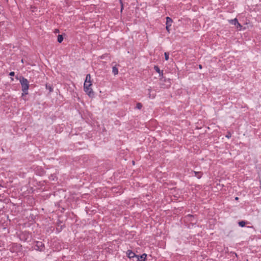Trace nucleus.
Here are the masks:
<instances>
[{"instance_id": "f257e3e1", "label": "nucleus", "mask_w": 261, "mask_h": 261, "mask_svg": "<svg viewBox=\"0 0 261 261\" xmlns=\"http://www.w3.org/2000/svg\"><path fill=\"white\" fill-rule=\"evenodd\" d=\"M16 79L19 80L21 85L22 90L23 92L22 95L28 94V90L29 88V83L28 80L22 76H20V77H16Z\"/></svg>"}, {"instance_id": "f03ea898", "label": "nucleus", "mask_w": 261, "mask_h": 261, "mask_svg": "<svg viewBox=\"0 0 261 261\" xmlns=\"http://www.w3.org/2000/svg\"><path fill=\"white\" fill-rule=\"evenodd\" d=\"M91 85L92 84L87 83H84V91L90 97H93L94 95L93 90L90 88Z\"/></svg>"}, {"instance_id": "7ed1b4c3", "label": "nucleus", "mask_w": 261, "mask_h": 261, "mask_svg": "<svg viewBox=\"0 0 261 261\" xmlns=\"http://www.w3.org/2000/svg\"><path fill=\"white\" fill-rule=\"evenodd\" d=\"M172 23V20L171 18L169 17H166V30L169 33L170 29L169 27L171 26Z\"/></svg>"}, {"instance_id": "20e7f679", "label": "nucleus", "mask_w": 261, "mask_h": 261, "mask_svg": "<svg viewBox=\"0 0 261 261\" xmlns=\"http://www.w3.org/2000/svg\"><path fill=\"white\" fill-rule=\"evenodd\" d=\"M126 254L127 255V256L129 258H133L134 257H136L137 258V259L139 260V256H138V255H136L134 252H133L131 250H128L127 252H126Z\"/></svg>"}, {"instance_id": "39448f33", "label": "nucleus", "mask_w": 261, "mask_h": 261, "mask_svg": "<svg viewBox=\"0 0 261 261\" xmlns=\"http://www.w3.org/2000/svg\"><path fill=\"white\" fill-rule=\"evenodd\" d=\"M154 69H155V70L158 72L160 76H161V78L160 79V80L162 81L163 78V71H161L160 69H159V68L158 67V66H155L154 67Z\"/></svg>"}, {"instance_id": "423d86ee", "label": "nucleus", "mask_w": 261, "mask_h": 261, "mask_svg": "<svg viewBox=\"0 0 261 261\" xmlns=\"http://www.w3.org/2000/svg\"><path fill=\"white\" fill-rule=\"evenodd\" d=\"M87 83V84H91V75L90 74H88L86 75V79H85V83Z\"/></svg>"}, {"instance_id": "0eeeda50", "label": "nucleus", "mask_w": 261, "mask_h": 261, "mask_svg": "<svg viewBox=\"0 0 261 261\" xmlns=\"http://www.w3.org/2000/svg\"><path fill=\"white\" fill-rule=\"evenodd\" d=\"M229 22L232 24L237 25V24L238 23V21L237 18H234L233 19L229 20Z\"/></svg>"}, {"instance_id": "6e6552de", "label": "nucleus", "mask_w": 261, "mask_h": 261, "mask_svg": "<svg viewBox=\"0 0 261 261\" xmlns=\"http://www.w3.org/2000/svg\"><path fill=\"white\" fill-rule=\"evenodd\" d=\"M112 72L113 73V74L115 75L118 74V70L116 66L113 67V68H112Z\"/></svg>"}, {"instance_id": "1a4fd4ad", "label": "nucleus", "mask_w": 261, "mask_h": 261, "mask_svg": "<svg viewBox=\"0 0 261 261\" xmlns=\"http://www.w3.org/2000/svg\"><path fill=\"white\" fill-rule=\"evenodd\" d=\"M146 257V254H143L140 256H139V259L138 260L139 261H145Z\"/></svg>"}, {"instance_id": "9d476101", "label": "nucleus", "mask_w": 261, "mask_h": 261, "mask_svg": "<svg viewBox=\"0 0 261 261\" xmlns=\"http://www.w3.org/2000/svg\"><path fill=\"white\" fill-rule=\"evenodd\" d=\"M194 173L195 176L197 177L198 178H200L201 177L202 173L201 172L194 171Z\"/></svg>"}, {"instance_id": "9b49d317", "label": "nucleus", "mask_w": 261, "mask_h": 261, "mask_svg": "<svg viewBox=\"0 0 261 261\" xmlns=\"http://www.w3.org/2000/svg\"><path fill=\"white\" fill-rule=\"evenodd\" d=\"M63 37L62 35H59L58 36V41L59 43H61L63 41Z\"/></svg>"}, {"instance_id": "f8f14e48", "label": "nucleus", "mask_w": 261, "mask_h": 261, "mask_svg": "<svg viewBox=\"0 0 261 261\" xmlns=\"http://www.w3.org/2000/svg\"><path fill=\"white\" fill-rule=\"evenodd\" d=\"M46 89L49 90V92H51L53 91V87L51 86H50V85H48L46 84Z\"/></svg>"}, {"instance_id": "ddd939ff", "label": "nucleus", "mask_w": 261, "mask_h": 261, "mask_svg": "<svg viewBox=\"0 0 261 261\" xmlns=\"http://www.w3.org/2000/svg\"><path fill=\"white\" fill-rule=\"evenodd\" d=\"M246 223L245 221H240L239 222V224L240 226L241 227H244Z\"/></svg>"}, {"instance_id": "4468645a", "label": "nucleus", "mask_w": 261, "mask_h": 261, "mask_svg": "<svg viewBox=\"0 0 261 261\" xmlns=\"http://www.w3.org/2000/svg\"><path fill=\"white\" fill-rule=\"evenodd\" d=\"M236 26H237V28L239 30H241L242 29V25H241V24L240 23H239V22L237 24Z\"/></svg>"}, {"instance_id": "2eb2a0df", "label": "nucleus", "mask_w": 261, "mask_h": 261, "mask_svg": "<svg viewBox=\"0 0 261 261\" xmlns=\"http://www.w3.org/2000/svg\"><path fill=\"white\" fill-rule=\"evenodd\" d=\"M142 105H141V103H138L137 104L136 108H137V109H141V108H142Z\"/></svg>"}, {"instance_id": "dca6fc26", "label": "nucleus", "mask_w": 261, "mask_h": 261, "mask_svg": "<svg viewBox=\"0 0 261 261\" xmlns=\"http://www.w3.org/2000/svg\"><path fill=\"white\" fill-rule=\"evenodd\" d=\"M164 55H165V60L166 61H167L169 59V55H168V54L167 53H165Z\"/></svg>"}, {"instance_id": "f3484780", "label": "nucleus", "mask_w": 261, "mask_h": 261, "mask_svg": "<svg viewBox=\"0 0 261 261\" xmlns=\"http://www.w3.org/2000/svg\"><path fill=\"white\" fill-rule=\"evenodd\" d=\"M42 244L41 242H37V246H42Z\"/></svg>"}, {"instance_id": "a211bd4d", "label": "nucleus", "mask_w": 261, "mask_h": 261, "mask_svg": "<svg viewBox=\"0 0 261 261\" xmlns=\"http://www.w3.org/2000/svg\"><path fill=\"white\" fill-rule=\"evenodd\" d=\"M231 134H230V133H228L227 134V135L226 136V137H227V138H230V137H231Z\"/></svg>"}, {"instance_id": "6ab92c4d", "label": "nucleus", "mask_w": 261, "mask_h": 261, "mask_svg": "<svg viewBox=\"0 0 261 261\" xmlns=\"http://www.w3.org/2000/svg\"><path fill=\"white\" fill-rule=\"evenodd\" d=\"M14 74H15V73H14V72H13V71L9 73V75H10V76H14Z\"/></svg>"}, {"instance_id": "aec40b11", "label": "nucleus", "mask_w": 261, "mask_h": 261, "mask_svg": "<svg viewBox=\"0 0 261 261\" xmlns=\"http://www.w3.org/2000/svg\"><path fill=\"white\" fill-rule=\"evenodd\" d=\"M123 8V4H122V5H121V12L122 11Z\"/></svg>"}, {"instance_id": "412c9836", "label": "nucleus", "mask_w": 261, "mask_h": 261, "mask_svg": "<svg viewBox=\"0 0 261 261\" xmlns=\"http://www.w3.org/2000/svg\"><path fill=\"white\" fill-rule=\"evenodd\" d=\"M199 68L200 69H202V65H199Z\"/></svg>"}, {"instance_id": "4be33fe9", "label": "nucleus", "mask_w": 261, "mask_h": 261, "mask_svg": "<svg viewBox=\"0 0 261 261\" xmlns=\"http://www.w3.org/2000/svg\"><path fill=\"white\" fill-rule=\"evenodd\" d=\"M236 200H238V197H236Z\"/></svg>"}, {"instance_id": "5701e85b", "label": "nucleus", "mask_w": 261, "mask_h": 261, "mask_svg": "<svg viewBox=\"0 0 261 261\" xmlns=\"http://www.w3.org/2000/svg\"><path fill=\"white\" fill-rule=\"evenodd\" d=\"M133 164L134 165L135 164V162L134 161H133Z\"/></svg>"}, {"instance_id": "b1692460", "label": "nucleus", "mask_w": 261, "mask_h": 261, "mask_svg": "<svg viewBox=\"0 0 261 261\" xmlns=\"http://www.w3.org/2000/svg\"><path fill=\"white\" fill-rule=\"evenodd\" d=\"M188 217H192L191 215H188Z\"/></svg>"}]
</instances>
